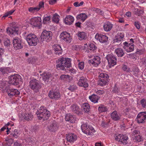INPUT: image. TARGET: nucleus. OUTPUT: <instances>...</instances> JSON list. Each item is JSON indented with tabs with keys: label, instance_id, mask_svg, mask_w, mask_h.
<instances>
[{
	"label": "nucleus",
	"instance_id": "obj_6",
	"mask_svg": "<svg viewBox=\"0 0 146 146\" xmlns=\"http://www.w3.org/2000/svg\"><path fill=\"white\" fill-rule=\"evenodd\" d=\"M100 80L98 84L101 86H103L108 84L109 76L108 74L105 73H100L99 75Z\"/></svg>",
	"mask_w": 146,
	"mask_h": 146
},
{
	"label": "nucleus",
	"instance_id": "obj_19",
	"mask_svg": "<svg viewBox=\"0 0 146 146\" xmlns=\"http://www.w3.org/2000/svg\"><path fill=\"white\" fill-rule=\"evenodd\" d=\"M123 48L127 52H130L133 51L134 50V45L132 43H128L126 42L123 43Z\"/></svg>",
	"mask_w": 146,
	"mask_h": 146
},
{
	"label": "nucleus",
	"instance_id": "obj_10",
	"mask_svg": "<svg viewBox=\"0 0 146 146\" xmlns=\"http://www.w3.org/2000/svg\"><path fill=\"white\" fill-rule=\"evenodd\" d=\"M128 139V137L127 135L123 134H119L115 137V140L124 145H126L127 143Z\"/></svg>",
	"mask_w": 146,
	"mask_h": 146
},
{
	"label": "nucleus",
	"instance_id": "obj_56",
	"mask_svg": "<svg viewBox=\"0 0 146 146\" xmlns=\"http://www.w3.org/2000/svg\"><path fill=\"white\" fill-rule=\"evenodd\" d=\"M7 94L8 95L11 97L16 95L15 92H10L9 93L8 92Z\"/></svg>",
	"mask_w": 146,
	"mask_h": 146
},
{
	"label": "nucleus",
	"instance_id": "obj_30",
	"mask_svg": "<svg viewBox=\"0 0 146 146\" xmlns=\"http://www.w3.org/2000/svg\"><path fill=\"white\" fill-rule=\"evenodd\" d=\"M88 17L87 15L85 13H81L77 15L76 18L78 20H80L83 22L87 19Z\"/></svg>",
	"mask_w": 146,
	"mask_h": 146
},
{
	"label": "nucleus",
	"instance_id": "obj_60",
	"mask_svg": "<svg viewBox=\"0 0 146 146\" xmlns=\"http://www.w3.org/2000/svg\"><path fill=\"white\" fill-rule=\"evenodd\" d=\"M69 72L74 74L76 73V70L72 68L69 70Z\"/></svg>",
	"mask_w": 146,
	"mask_h": 146
},
{
	"label": "nucleus",
	"instance_id": "obj_18",
	"mask_svg": "<svg viewBox=\"0 0 146 146\" xmlns=\"http://www.w3.org/2000/svg\"><path fill=\"white\" fill-rule=\"evenodd\" d=\"M66 135L67 141L70 143H74L77 140V136L74 133H70Z\"/></svg>",
	"mask_w": 146,
	"mask_h": 146
},
{
	"label": "nucleus",
	"instance_id": "obj_12",
	"mask_svg": "<svg viewBox=\"0 0 146 146\" xmlns=\"http://www.w3.org/2000/svg\"><path fill=\"white\" fill-rule=\"evenodd\" d=\"M106 57L110 67L111 66H113L116 64L117 60L115 56L113 54H109Z\"/></svg>",
	"mask_w": 146,
	"mask_h": 146
},
{
	"label": "nucleus",
	"instance_id": "obj_41",
	"mask_svg": "<svg viewBox=\"0 0 146 146\" xmlns=\"http://www.w3.org/2000/svg\"><path fill=\"white\" fill-rule=\"evenodd\" d=\"M60 16L56 13H55L53 15V16L52 18L53 21L57 23L58 22L59 20Z\"/></svg>",
	"mask_w": 146,
	"mask_h": 146
},
{
	"label": "nucleus",
	"instance_id": "obj_61",
	"mask_svg": "<svg viewBox=\"0 0 146 146\" xmlns=\"http://www.w3.org/2000/svg\"><path fill=\"white\" fill-rule=\"evenodd\" d=\"M15 9H12L10 11H9L8 12V13L9 14V15H12L15 11Z\"/></svg>",
	"mask_w": 146,
	"mask_h": 146
},
{
	"label": "nucleus",
	"instance_id": "obj_35",
	"mask_svg": "<svg viewBox=\"0 0 146 146\" xmlns=\"http://www.w3.org/2000/svg\"><path fill=\"white\" fill-rule=\"evenodd\" d=\"M82 108L83 111L86 113L89 112L90 109V106L87 103H84L82 104Z\"/></svg>",
	"mask_w": 146,
	"mask_h": 146
},
{
	"label": "nucleus",
	"instance_id": "obj_50",
	"mask_svg": "<svg viewBox=\"0 0 146 146\" xmlns=\"http://www.w3.org/2000/svg\"><path fill=\"white\" fill-rule=\"evenodd\" d=\"M79 68L81 70H82L84 68V63L83 62H80L78 64Z\"/></svg>",
	"mask_w": 146,
	"mask_h": 146
},
{
	"label": "nucleus",
	"instance_id": "obj_54",
	"mask_svg": "<svg viewBox=\"0 0 146 146\" xmlns=\"http://www.w3.org/2000/svg\"><path fill=\"white\" fill-rule=\"evenodd\" d=\"M36 59H35V58H32L31 59H30L29 63H31L32 64H36Z\"/></svg>",
	"mask_w": 146,
	"mask_h": 146
},
{
	"label": "nucleus",
	"instance_id": "obj_7",
	"mask_svg": "<svg viewBox=\"0 0 146 146\" xmlns=\"http://www.w3.org/2000/svg\"><path fill=\"white\" fill-rule=\"evenodd\" d=\"M19 28L16 23L12 22L10 24V27H8L6 29L7 32L8 34L18 35Z\"/></svg>",
	"mask_w": 146,
	"mask_h": 146
},
{
	"label": "nucleus",
	"instance_id": "obj_17",
	"mask_svg": "<svg viewBox=\"0 0 146 146\" xmlns=\"http://www.w3.org/2000/svg\"><path fill=\"white\" fill-rule=\"evenodd\" d=\"M89 62L93 66H98L101 62L100 58L98 56H94L92 59L89 60Z\"/></svg>",
	"mask_w": 146,
	"mask_h": 146
},
{
	"label": "nucleus",
	"instance_id": "obj_11",
	"mask_svg": "<svg viewBox=\"0 0 146 146\" xmlns=\"http://www.w3.org/2000/svg\"><path fill=\"white\" fill-rule=\"evenodd\" d=\"M44 7V3L43 2L41 1L39 3L38 5L35 7H30L28 9L29 11L33 13H36L42 8Z\"/></svg>",
	"mask_w": 146,
	"mask_h": 146
},
{
	"label": "nucleus",
	"instance_id": "obj_51",
	"mask_svg": "<svg viewBox=\"0 0 146 146\" xmlns=\"http://www.w3.org/2000/svg\"><path fill=\"white\" fill-rule=\"evenodd\" d=\"M4 44L6 46H9L10 45V40L7 39V40L4 42Z\"/></svg>",
	"mask_w": 146,
	"mask_h": 146
},
{
	"label": "nucleus",
	"instance_id": "obj_26",
	"mask_svg": "<svg viewBox=\"0 0 146 146\" xmlns=\"http://www.w3.org/2000/svg\"><path fill=\"white\" fill-rule=\"evenodd\" d=\"M49 97L51 99L57 100L60 97V94L58 92H49L48 94Z\"/></svg>",
	"mask_w": 146,
	"mask_h": 146
},
{
	"label": "nucleus",
	"instance_id": "obj_53",
	"mask_svg": "<svg viewBox=\"0 0 146 146\" xmlns=\"http://www.w3.org/2000/svg\"><path fill=\"white\" fill-rule=\"evenodd\" d=\"M134 25L137 29H139L140 28V24L138 22H135Z\"/></svg>",
	"mask_w": 146,
	"mask_h": 146
},
{
	"label": "nucleus",
	"instance_id": "obj_29",
	"mask_svg": "<svg viewBox=\"0 0 146 146\" xmlns=\"http://www.w3.org/2000/svg\"><path fill=\"white\" fill-rule=\"evenodd\" d=\"M74 20V17L73 16L71 15H68L65 18L64 21L66 24L71 25L73 23Z\"/></svg>",
	"mask_w": 146,
	"mask_h": 146
},
{
	"label": "nucleus",
	"instance_id": "obj_20",
	"mask_svg": "<svg viewBox=\"0 0 146 146\" xmlns=\"http://www.w3.org/2000/svg\"><path fill=\"white\" fill-rule=\"evenodd\" d=\"M13 46L15 50H18L22 48L21 41L17 38H15L13 40Z\"/></svg>",
	"mask_w": 146,
	"mask_h": 146
},
{
	"label": "nucleus",
	"instance_id": "obj_23",
	"mask_svg": "<svg viewBox=\"0 0 146 146\" xmlns=\"http://www.w3.org/2000/svg\"><path fill=\"white\" fill-rule=\"evenodd\" d=\"M19 115L20 117L22 119H25L27 121L32 120L33 117V115L31 113L25 114L22 113L20 114Z\"/></svg>",
	"mask_w": 146,
	"mask_h": 146
},
{
	"label": "nucleus",
	"instance_id": "obj_24",
	"mask_svg": "<svg viewBox=\"0 0 146 146\" xmlns=\"http://www.w3.org/2000/svg\"><path fill=\"white\" fill-rule=\"evenodd\" d=\"M123 37L124 34L123 33H118L115 37V39L113 41V43H115L116 42L120 43L123 40Z\"/></svg>",
	"mask_w": 146,
	"mask_h": 146
},
{
	"label": "nucleus",
	"instance_id": "obj_63",
	"mask_svg": "<svg viewBox=\"0 0 146 146\" xmlns=\"http://www.w3.org/2000/svg\"><path fill=\"white\" fill-rule=\"evenodd\" d=\"M118 89L116 85H115L113 88L112 91H117Z\"/></svg>",
	"mask_w": 146,
	"mask_h": 146
},
{
	"label": "nucleus",
	"instance_id": "obj_28",
	"mask_svg": "<svg viewBox=\"0 0 146 146\" xmlns=\"http://www.w3.org/2000/svg\"><path fill=\"white\" fill-rule=\"evenodd\" d=\"M71 110L72 111L78 114H80V109L76 104H73L70 107Z\"/></svg>",
	"mask_w": 146,
	"mask_h": 146
},
{
	"label": "nucleus",
	"instance_id": "obj_25",
	"mask_svg": "<svg viewBox=\"0 0 146 146\" xmlns=\"http://www.w3.org/2000/svg\"><path fill=\"white\" fill-rule=\"evenodd\" d=\"M55 53L58 55L62 54V50L61 46L59 45H55L53 47Z\"/></svg>",
	"mask_w": 146,
	"mask_h": 146
},
{
	"label": "nucleus",
	"instance_id": "obj_44",
	"mask_svg": "<svg viewBox=\"0 0 146 146\" xmlns=\"http://www.w3.org/2000/svg\"><path fill=\"white\" fill-rule=\"evenodd\" d=\"M97 47L94 44L91 43L90 44L88 48L90 50L92 51H94L96 49Z\"/></svg>",
	"mask_w": 146,
	"mask_h": 146
},
{
	"label": "nucleus",
	"instance_id": "obj_58",
	"mask_svg": "<svg viewBox=\"0 0 146 146\" xmlns=\"http://www.w3.org/2000/svg\"><path fill=\"white\" fill-rule=\"evenodd\" d=\"M57 0H50L49 3L50 5H53L55 4Z\"/></svg>",
	"mask_w": 146,
	"mask_h": 146
},
{
	"label": "nucleus",
	"instance_id": "obj_15",
	"mask_svg": "<svg viewBox=\"0 0 146 146\" xmlns=\"http://www.w3.org/2000/svg\"><path fill=\"white\" fill-rule=\"evenodd\" d=\"M95 38L102 43H106L108 40V37L105 35L97 34L95 36Z\"/></svg>",
	"mask_w": 146,
	"mask_h": 146
},
{
	"label": "nucleus",
	"instance_id": "obj_46",
	"mask_svg": "<svg viewBox=\"0 0 146 146\" xmlns=\"http://www.w3.org/2000/svg\"><path fill=\"white\" fill-rule=\"evenodd\" d=\"M77 87L76 86L74 85H72L70 86L68 88V89L69 90L71 91H73L76 90L77 89Z\"/></svg>",
	"mask_w": 146,
	"mask_h": 146
},
{
	"label": "nucleus",
	"instance_id": "obj_5",
	"mask_svg": "<svg viewBox=\"0 0 146 146\" xmlns=\"http://www.w3.org/2000/svg\"><path fill=\"white\" fill-rule=\"evenodd\" d=\"M81 128L84 133L89 135H93V133L95 131L92 127L86 123L82 124Z\"/></svg>",
	"mask_w": 146,
	"mask_h": 146
},
{
	"label": "nucleus",
	"instance_id": "obj_43",
	"mask_svg": "<svg viewBox=\"0 0 146 146\" xmlns=\"http://www.w3.org/2000/svg\"><path fill=\"white\" fill-rule=\"evenodd\" d=\"M122 70L125 71L126 72H132V71H131L129 68L125 64H123L122 67Z\"/></svg>",
	"mask_w": 146,
	"mask_h": 146
},
{
	"label": "nucleus",
	"instance_id": "obj_14",
	"mask_svg": "<svg viewBox=\"0 0 146 146\" xmlns=\"http://www.w3.org/2000/svg\"><path fill=\"white\" fill-rule=\"evenodd\" d=\"M30 88L33 90H38L42 86V84H39L36 79H34L31 80L29 82Z\"/></svg>",
	"mask_w": 146,
	"mask_h": 146
},
{
	"label": "nucleus",
	"instance_id": "obj_59",
	"mask_svg": "<svg viewBox=\"0 0 146 146\" xmlns=\"http://www.w3.org/2000/svg\"><path fill=\"white\" fill-rule=\"evenodd\" d=\"M95 146H103V144L101 142H97L95 143Z\"/></svg>",
	"mask_w": 146,
	"mask_h": 146
},
{
	"label": "nucleus",
	"instance_id": "obj_21",
	"mask_svg": "<svg viewBox=\"0 0 146 146\" xmlns=\"http://www.w3.org/2000/svg\"><path fill=\"white\" fill-rule=\"evenodd\" d=\"M59 127L58 123L56 121H54L50 124L48 128L50 131L55 132L58 130Z\"/></svg>",
	"mask_w": 146,
	"mask_h": 146
},
{
	"label": "nucleus",
	"instance_id": "obj_39",
	"mask_svg": "<svg viewBox=\"0 0 146 146\" xmlns=\"http://www.w3.org/2000/svg\"><path fill=\"white\" fill-rule=\"evenodd\" d=\"M50 16L45 17L43 19L42 22L44 24H49L50 22Z\"/></svg>",
	"mask_w": 146,
	"mask_h": 146
},
{
	"label": "nucleus",
	"instance_id": "obj_16",
	"mask_svg": "<svg viewBox=\"0 0 146 146\" xmlns=\"http://www.w3.org/2000/svg\"><path fill=\"white\" fill-rule=\"evenodd\" d=\"M136 120L139 123H144L146 120V113L142 112L139 113L137 116Z\"/></svg>",
	"mask_w": 146,
	"mask_h": 146
},
{
	"label": "nucleus",
	"instance_id": "obj_13",
	"mask_svg": "<svg viewBox=\"0 0 146 146\" xmlns=\"http://www.w3.org/2000/svg\"><path fill=\"white\" fill-rule=\"evenodd\" d=\"M30 23L35 27H39L42 24L41 19L39 17H33L31 19Z\"/></svg>",
	"mask_w": 146,
	"mask_h": 146
},
{
	"label": "nucleus",
	"instance_id": "obj_2",
	"mask_svg": "<svg viewBox=\"0 0 146 146\" xmlns=\"http://www.w3.org/2000/svg\"><path fill=\"white\" fill-rule=\"evenodd\" d=\"M71 65L70 58L62 57L58 59L57 61L56 68L58 70H66V68H69Z\"/></svg>",
	"mask_w": 146,
	"mask_h": 146
},
{
	"label": "nucleus",
	"instance_id": "obj_9",
	"mask_svg": "<svg viewBox=\"0 0 146 146\" xmlns=\"http://www.w3.org/2000/svg\"><path fill=\"white\" fill-rule=\"evenodd\" d=\"M60 38L62 42L70 43L72 41V38L70 33L66 31L62 32L60 36Z\"/></svg>",
	"mask_w": 146,
	"mask_h": 146
},
{
	"label": "nucleus",
	"instance_id": "obj_48",
	"mask_svg": "<svg viewBox=\"0 0 146 146\" xmlns=\"http://www.w3.org/2000/svg\"><path fill=\"white\" fill-rule=\"evenodd\" d=\"M0 71L3 74H5L6 73H7L8 72V68H0Z\"/></svg>",
	"mask_w": 146,
	"mask_h": 146
},
{
	"label": "nucleus",
	"instance_id": "obj_32",
	"mask_svg": "<svg viewBox=\"0 0 146 146\" xmlns=\"http://www.w3.org/2000/svg\"><path fill=\"white\" fill-rule=\"evenodd\" d=\"M115 52L118 57H121L124 54L123 50L121 48H116L115 50Z\"/></svg>",
	"mask_w": 146,
	"mask_h": 146
},
{
	"label": "nucleus",
	"instance_id": "obj_27",
	"mask_svg": "<svg viewBox=\"0 0 146 146\" xmlns=\"http://www.w3.org/2000/svg\"><path fill=\"white\" fill-rule=\"evenodd\" d=\"M111 118L114 121H117L120 119L121 115L117 113L116 111H113L111 114Z\"/></svg>",
	"mask_w": 146,
	"mask_h": 146
},
{
	"label": "nucleus",
	"instance_id": "obj_34",
	"mask_svg": "<svg viewBox=\"0 0 146 146\" xmlns=\"http://www.w3.org/2000/svg\"><path fill=\"white\" fill-rule=\"evenodd\" d=\"M112 25L110 22H108L105 23L103 26L105 31H110L112 27Z\"/></svg>",
	"mask_w": 146,
	"mask_h": 146
},
{
	"label": "nucleus",
	"instance_id": "obj_8",
	"mask_svg": "<svg viewBox=\"0 0 146 146\" xmlns=\"http://www.w3.org/2000/svg\"><path fill=\"white\" fill-rule=\"evenodd\" d=\"M52 33L51 31H47L46 30L43 31L41 34L40 36L42 41H50L52 38Z\"/></svg>",
	"mask_w": 146,
	"mask_h": 146
},
{
	"label": "nucleus",
	"instance_id": "obj_36",
	"mask_svg": "<svg viewBox=\"0 0 146 146\" xmlns=\"http://www.w3.org/2000/svg\"><path fill=\"white\" fill-rule=\"evenodd\" d=\"M99 98L100 97L94 94H93L89 97V98L90 100L94 103L98 102Z\"/></svg>",
	"mask_w": 146,
	"mask_h": 146
},
{
	"label": "nucleus",
	"instance_id": "obj_33",
	"mask_svg": "<svg viewBox=\"0 0 146 146\" xmlns=\"http://www.w3.org/2000/svg\"><path fill=\"white\" fill-rule=\"evenodd\" d=\"M40 75L42 76L43 80L44 82H47L49 78L51 76V74L49 73L44 72L42 74H40Z\"/></svg>",
	"mask_w": 146,
	"mask_h": 146
},
{
	"label": "nucleus",
	"instance_id": "obj_62",
	"mask_svg": "<svg viewBox=\"0 0 146 146\" xmlns=\"http://www.w3.org/2000/svg\"><path fill=\"white\" fill-rule=\"evenodd\" d=\"M118 21L120 23H123L124 22V20L123 18H120L118 19Z\"/></svg>",
	"mask_w": 146,
	"mask_h": 146
},
{
	"label": "nucleus",
	"instance_id": "obj_42",
	"mask_svg": "<svg viewBox=\"0 0 146 146\" xmlns=\"http://www.w3.org/2000/svg\"><path fill=\"white\" fill-rule=\"evenodd\" d=\"M70 77V76L68 75H62L60 76V79L62 80L67 81Z\"/></svg>",
	"mask_w": 146,
	"mask_h": 146
},
{
	"label": "nucleus",
	"instance_id": "obj_40",
	"mask_svg": "<svg viewBox=\"0 0 146 146\" xmlns=\"http://www.w3.org/2000/svg\"><path fill=\"white\" fill-rule=\"evenodd\" d=\"M19 135L18 130L17 129H15L13 132L11 134V135L12 137L15 138H17Z\"/></svg>",
	"mask_w": 146,
	"mask_h": 146
},
{
	"label": "nucleus",
	"instance_id": "obj_22",
	"mask_svg": "<svg viewBox=\"0 0 146 146\" xmlns=\"http://www.w3.org/2000/svg\"><path fill=\"white\" fill-rule=\"evenodd\" d=\"M78 84L79 86L83 87L84 88L88 87V86L87 79L84 77L80 78L79 80Z\"/></svg>",
	"mask_w": 146,
	"mask_h": 146
},
{
	"label": "nucleus",
	"instance_id": "obj_38",
	"mask_svg": "<svg viewBox=\"0 0 146 146\" xmlns=\"http://www.w3.org/2000/svg\"><path fill=\"white\" fill-rule=\"evenodd\" d=\"M107 110L106 107L102 105H100L98 108V110L100 112H106Z\"/></svg>",
	"mask_w": 146,
	"mask_h": 146
},
{
	"label": "nucleus",
	"instance_id": "obj_31",
	"mask_svg": "<svg viewBox=\"0 0 146 146\" xmlns=\"http://www.w3.org/2000/svg\"><path fill=\"white\" fill-rule=\"evenodd\" d=\"M65 120L71 123L74 122L75 118L74 116L69 113L66 114L65 117Z\"/></svg>",
	"mask_w": 146,
	"mask_h": 146
},
{
	"label": "nucleus",
	"instance_id": "obj_37",
	"mask_svg": "<svg viewBox=\"0 0 146 146\" xmlns=\"http://www.w3.org/2000/svg\"><path fill=\"white\" fill-rule=\"evenodd\" d=\"M78 39L80 40L86 39L87 38L86 34L84 32H80L78 34Z\"/></svg>",
	"mask_w": 146,
	"mask_h": 146
},
{
	"label": "nucleus",
	"instance_id": "obj_52",
	"mask_svg": "<svg viewBox=\"0 0 146 146\" xmlns=\"http://www.w3.org/2000/svg\"><path fill=\"white\" fill-rule=\"evenodd\" d=\"M134 138L135 141L137 142H139L141 141V137L139 135L137 136H135Z\"/></svg>",
	"mask_w": 146,
	"mask_h": 146
},
{
	"label": "nucleus",
	"instance_id": "obj_4",
	"mask_svg": "<svg viewBox=\"0 0 146 146\" xmlns=\"http://www.w3.org/2000/svg\"><path fill=\"white\" fill-rule=\"evenodd\" d=\"M26 40L30 46H35L39 42V40L36 36L34 34H30L28 35Z\"/></svg>",
	"mask_w": 146,
	"mask_h": 146
},
{
	"label": "nucleus",
	"instance_id": "obj_3",
	"mask_svg": "<svg viewBox=\"0 0 146 146\" xmlns=\"http://www.w3.org/2000/svg\"><path fill=\"white\" fill-rule=\"evenodd\" d=\"M36 114L38 119H43L44 120H47L50 115V112L43 106L40 107L39 110L36 112Z\"/></svg>",
	"mask_w": 146,
	"mask_h": 146
},
{
	"label": "nucleus",
	"instance_id": "obj_49",
	"mask_svg": "<svg viewBox=\"0 0 146 146\" xmlns=\"http://www.w3.org/2000/svg\"><path fill=\"white\" fill-rule=\"evenodd\" d=\"M142 107L144 108H146V100L144 99L141 100L140 101Z\"/></svg>",
	"mask_w": 146,
	"mask_h": 146
},
{
	"label": "nucleus",
	"instance_id": "obj_55",
	"mask_svg": "<svg viewBox=\"0 0 146 146\" xmlns=\"http://www.w3.org/2000/svg\"><path fill=\"white\" fill-rule=\"evenodd\" d=\"M139 131L138 130L135 129L132 132V135H135L139 134Z\"/></svg>",
	"mask_w": 146,
	"mask_h": 146
},
{
	"label": "nucleus",
	"instance_id": "obj_45",
	"mask_svg": "<svg viewBox=\"0 0 146 146\" xmlns=\"http://www.w3.org/2000/svg\"><path fill=\"white\" fill-rule=\"evenodd\" d=\"M134 12L135 14L138 16L140 15L143 12L142 10L139 9H135Z\"/></svg>",
	"mask_w": 146,
	"mask_h": 146
},
{
	"label": "nucleus",
	"instance_id": "obj_57",
	"mask_svg": "<svg viewBox=\"0 0 146 146\" xmlns=\"http://www.w3.org/2000/svg\"><path fill=\"white\" fill-rule=\"evenodd\" d=\"M94 10L97 13H98V14H100L102 13V11L99 9L94 8Z\"/></svg>",
	"mask_w": 146,
	"mask_h": 146
},
{
	"label": "nucleus",
	"instance_id": "obj_47",
	"mask_svg": "<svg viewBox=\"0 0 146 146\" xmlns=\"http://www.w3.org/2000/svg\"><path fill=\"white\" fill-rule=\"evenodd\" d=\"M13 142V139L11 138L7 140L6 141V144L8 146L11 145V144Z\"/></svg>",
	"mask_w": 146,
	"mask_h": 146
},
{
	"label": "nucleus",
	"instance_id": "obj_64",
	"mask_svg": "<svg viewBox=\"0 0 146 146\" xmlns=\"http://www.w3.org/2000/svg\"><path fill=\"white\" fill-rule=\"evenodd\" d=\"M101 125L103 127H106L107 125L106 123L105 122L103 121L101 124Z\"/></svg>",
	"mask_w": 146,
	"mask_h": 146
},
{
	"label": "nucleus",
	"instance_id": "obj_1",
	"mask_svg": "<svg viewBox=\"0 0 146 146\" xmlns=\"http://www.w3.org/2000/svg\"><path fill=\"white\" fill-rule=\"evenodd\" d=\"M19 75H14L9 77L8 82L3 80L0 82V90L1 91H14L13 89H11L9 87V84L16 85L19 82Z\"/></svg>",
	"mask_w": 146,
	"mask_h": 146
}]
</instances>
